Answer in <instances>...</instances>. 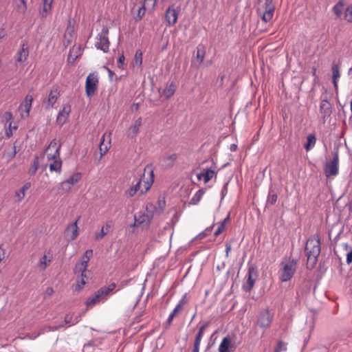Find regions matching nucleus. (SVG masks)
Here are the masks:
<instances>
[{
    "mask_svg": "<svg viewBox=\"0 0 352 352\" xmlns=\"http://www.w3.org/2000/svg\"><path fill=\"white\" fill-rule=\"evenodd\" d=\"M305 250L307 257V265L314 267L321 251V243L318 235H312L307 239Z\"/></svg>",
    "mask_w": 352,
    "mask_h": 352,
    "instance_id": "f257e3e1",
    "label": "nucleus"
},
{
    "mask_svg": "<svg viewBox=\"0 0 352 352\" xmlns=\"http://www.w3.org/2000/svg\"><path fill=\"white\" fill-rule=\"evenodd\" d=\"M297 262L294 259L285 258L281 263L280 279L282 282H287L292 279L296 270Z\"/></svg>",
    "mask_w": 352,
    "mask_h": 352,
    "instance_id": "f03ea898",
    "label": "nucleus"
},
{
    "mask_svg": "<svg viewBox=\"0 0 352 352\" xmlns=\"http://www.w3.org/2000/svg\"><path fill=\"white\" fill-rule=\"evenodd\" d=\"M324 172L327 177H336L339 173V155L338 152L333 153L331 161L326 162L324 165Z\"/></svg>",
    "mask_w": 352,
    "mask_h": 352,
    "instance_id": "7ed1b4c3",
    "label": "nucleus"
},
{
    "mask_svg": "<svg viewBox=\"0 0 352 352\" xmlns=\"http://www.w3.org/2000/svg\"><path fill=\"white\" fill-rule=\"evenodd\" d=\"M275 6L273 0H265V3L257 9L258 14L265 22L271 21L274 16Z\"/></svg>",
    "mask_w": 352,
    "mask_h": 352,
    "instance_id": "20e7f679",
    "label": "nucleus"
},
{
    "mask_svg": "<svg viewBox=\"0 0 352 352\" xmlns=\"http://www.w3.org/2000/svg\"><path fill=\"white\" fill-rule=\"evenodd\" d=\"M274 320V313L268 309L261 310L256 318L257 324L260 328L267 329L271 326Z\"/></svg>",
    "mask_w": 352,
    "mask_h": 352,
    "instance_id": "39448f33",
    "label": "nucleus"
},
{
    "mask_svg": "<svg viewBox=\"0 0 352 352\" xmlns=\"http://www.w3.org/2000/svg\"><path fill=\"white\" fill-rule=\"evenodd\" d=\"M98 82V76L96 73H91L87 76L85 81V94L87 97L91 98L94 95Z\"/></svg>",
    "mask_w": 352,
    "mask_h": 352,
    "instance_id": "423d86ee",
    "label": "nucleus"
},
{
    "mask_svg": "<svg viewBox=\"0 0 352 352\" xmlns=\"http://www.w3.org/2000/svg\"><path fill=\"white\" fill-rule=\"evenodd\" d=\"M180 10V7H175V5H171L166 9L165 19L168 26H173L177 23Z\"/></svg>",
    "mask_w": 352,
    "mask_h": 352,
    "instance_id": "0eeeda50",
    "label": "nucleus"
},
{
    "mask_svg": "<svg viewBox=\"0 0 352 352\" xmlns=\"http://www.w3.org/2000/svg\"><path fill=\"white\" fill-rule=\"evenodd\" d=\"M258 276V272L255 267L250 266L248 268L247 274V280L243 285V289L246 292H250L254 285Z\"/></svg>",
    "mask_w": 352,
    "mask_h": 352,
    "instance_id": "6e6552de",
    "label": "nucleus"
},
{
    "mask_svg": "<svg viewBox=\"0 0 352 352\" xmlns=\"http://www.w3.org/2000/svg\"><path fill=\"white\" fill-rule=\"evenodd\" d=\"M92 256L93 250H87L82 256L80 262L75 265L74 269V274H77L78 273H86L89 261Z\"/></svg>",
    "mask_w": 352,
    "mask_h": 352,
    "instance_id": "1a4fd4ad",
    "label": "nucleus"
},
{
    "mask_svg": "<svg viewBox=\"0 0 352 352\" xmlns=\"http://www.w3.org/2000/svg\"><path fill=\"white\" fill-rule=\"evenodd\" d=\"M60 144L56 139L52 140L45 150L48 161L60 157Z\"/></svg>",
    "mask_w": 352,
    "mask_h": 352,
    "instance_id": "9d476101",
    "label": "nucleus"
},
{
    "mask_svg": "<svg viewBox=\"0 0 352 352\" xmlns=\"http://www.w3.org/2000/svg\"><path fill=\"white\" fill-rule=\"evenodd\" d=\"M33 97L32 95L28 94L24 100L21 103L19 107V111L21 112L22 118H28L30 114V111L32 107Z\"/></svg>",
    "mask_w": 352,
    "mask_h": 352,
    "instance_id": "9b49d317",
    "label": "nucleus"
},
{
    "mask_svg": "<svg viewBox=\"0 0 352 352\" xmlns=\"http://www.w3.org/2000/svg\"><path fill=\"white\" fill-rule=\"evenodd\" d=\"M320 113L322 116V119L324 122L326 121V119L330 117L332 113L331 104L327 99V96L324 98H322L320 104Z\"/></svg>",
    "mask_w": 352,
    "mask_h": 352,
    "instance_id": "f8f14e48",
    "label": "nucleus"
},
{
    "mask_svg": "<svg viewBox=\"0 0 352 352\" xmlns=\"http://www.w3.org/2000/svg\"><path fill=\"white\" fill-rule=\"evenodd\" d=\"M98 41L95 46L98 50H102L104 53H107L109 50L110 42L108 36L104 35H98L96 37Z\"/></svg>",
    "mask_w": 352,
    "mask_h": 352,
    "instance_id": "ddd939ff",
    "label": "nucleus"
},
{
    "mask_svg": "<svg viewBox=\"0 0 352 352\" xmlns=\"http://www.w3.org/2000/svg\"><path fill=\"white\" fill-rule=\"evenodd\" d=\"M29 56V47L27 42L23 41L21 44V49L16 55V61L18 63L25 62Z\"/></svg>",
    "mask_w": 352,
    "mask_h": 352,
    "instance_id": "4468645a",
    "label": "nucleus"
},
{
    "mask_svg": "<svg viewBox=\"0 0 352 352\" xmlns=\"http://www.w3.org/2000/svg\"><path fill=\"white\" fill-rule=\"evenodd\" d=\"M144 176V173H142L141 177L139 178L136 183L132 185L129 188L124 191V196L127 198H131L134 197L138 192H140L142 190L140 188L141 183H142V177Z\"/></svg>",
    "mask_w": 352,
    "mask_h": 352,
    "instance_id": "2eb2a0df",
    "label": "nucleus"
},
{
    "mask_svg": "<svg viewBox=\"0 0 352 352\" xmlns=\"http://www.w3.org/2000/svg\"><path fill=\"white\" fill-rule=\"evenodd\" d=\"M142 124V119L141 117H140L135 121L134 124L129 128L128 131H126L127 137L129 138H135L139 133Z\"/></svg>",
    "mask_w": 352,
    "mask_h": 352,
    "instance_id": "dca6fc26",
    "label": "nucleus"
},
{
    "mask_svg": "<svg viewBox=\"0 0 352 352\" xmlns=\"http://www.w3.org/2000/svg\"><path fill=\"white\" fill-rule=\"evenodd\" d=\"M116 285L113 283L107 286L102 287L97 292H96L102 300V302H104L107 300L108 295L116 288Z\"/></svg>",
    "mask_w": 352,
    "mask_h": 352,
    "instance_id": "f3484780",
    "label": "nucleus"
},
{
    "mask_svg": "<svg viewBox=\"0 0 352 352\" xmlns=\"http://www.w3.org/2000/svg\"><path fill=\"white\" fill-rule=\"evenodd\" d=\"M80 217H78L77 220L74 223L69 224L65 230L66 235L67 236H69L71 241H73L75 239H76L78 235V228L77 223Z\"/></svg>",
    "mask_w": 352,
    "mask_h": 352,
    "instance_id": "a211bd4d",
    "label": "nucleus"
},
{
    "mask_svg": "<svg viewBox=\"0 0 352 352\" xmlns=\"http://www.w3.org/2000/svg\"><path fill=\"white\" fill-rule=\"evenodd\" d=\"M59 96V92L57 88H54L51 90L49 94L47 102V108L53 107L54 104L56 102L57 99Z\"/></svg>",
    "mask_w": 352,
    "mask_h": 352,
    "instance_id": "6ab92c4d",
    "label": "nucleus"
},
{
    "mask_svg": "<svg viewBox=\"0 0 352 352\" xmlns=\"http://www.w3.org/2000/svg\"><path fill=\"white\" fill-rule=\"evenodd\" d=\"M54 0H43L42 7L39 10L42 17H46L52 10V5Z\"/></svg>",
    "mask_w": 352,
    "mask_h": 352,
    "instance_id": "aec40b11",
    "label": "nucleus"
},
{
    "mask_svg": "<svg viewBox=\"0 0 352 352\" xmlns=\"http://www.w3.org/2000/svg\"><path fill=\"white\" fill-rule=\"evenodd\" d=\"M176 90V85L174 82H171L168 83L166 87L162 91V95L166 97V98H170L172 96L174 95Z\"/></svg>",
    "mask_w": 352,
    "mask_h": 352,
    "instance_id": "412c9836",
    "label": "nucleus"
},
{
    "mask_svg": "<svg viewBox=\"0 0 352 352\" xmlns=\"http://www.w3.org/2000/svg\"><path fill=\"white\" fill-rule=\"evenodd\" d=\"M177 158V155L175 153L164 157L162 160V166L164 168L172 167L174 165Z\"/></svg>",
    "mask_w": 352,
    "mask_h": 352,
    "instance_id": "4be33fe9",
    "label": "nucleus"
},
{
    "mask_svg": "<svg viewBox=\"0 0 352 352\" xmlns=\"http://www.w3.org/2000/svg\"><path fill=\"white\" fill-rule=\"evenodd\" d=\"M70 112V106H65L63 109L58 113L57 116V122H60L61 124H63Z\"/></svg>",
    "mask_w": 352,
    "mask_h": 352,
    "instance_id": "5701e85b",
    "label": "nucleus"
},
{
    "mask_svg": "<svg viewBox=\"0 0 352 352\" xmlns=\"http://www.w3.org/2000/svg\"><path fill=\"white\" fill-rule=\"evenodd\" d=\"M52 162L50 164V170L51 172L55 171L58 173H60L62 170V160L60 157L51 160Z\"/></svg>",
    "mask_w": 352,
    "mask_h": 352,
    "instance_id": "b1692460",
    "label": "nucleus"
},
{
    "mask_svg": "<svg viewBox=\"0 0 352 352\" xmlns=\"http://www.w3.org/2000/svg\"><path fill=\"white\" fill-rule=\"evenodd\" d=\"M31 187L30 182H26L24 185L15 192V197L17 198L18 201H21L25 195V191Z\"/></svg>",
    "mask_w": 352,
    "mask_h": 352,
    "instance_id": "393cba45",
    "label": "nucleus"
},
{
    "mask_svg": "<svg viewBox=\"0 0 352 352\" xmlns=\"http://www.w3.org/2000/svg\"><path fill=\"white\" fill-rule=\"evenodd\" d=\"M316 138L314 133H309L307 137V143L305 144L306 151H309L316 145Z\"/></svg>",
    "mask_w": 352,
    "mask_h": 352,
    "instance_id": "a878e982",
    "label": "nucleus"
},
{
    "mask_svg": "<svg viewBox=\"0 0 352 352\" xmlns=\"http://www.w3.org/2000/svg\"><path fill=\"white\" fill-rule=\"evenodd\" d=\"M80 274V278L77 280L76 285H75V291L79 292L80 291L84 285L87 283V277L86 275V273H79Z\"/></svg>",
    "mask_w": 352,
    "mask_h": 352,
    "instance_id": "bb28decb",
    "label": "nucleus"
},
{
    "mask_svg": "<svg viewBox=\"0 0 352 352\" xmlns=\"http://www.w3.org/2000/svg\"><path fill=\"white\" fill-rule=\"evenodd\" d=\"M100 302H102V300L100 299L98 294L96 292L93 296L87 298V300L85 302V305H87V307H92L96 304Z\"/></svg>",
    "mask_w": 352,
    "mask_h": 352,
    "instance_id": "cd10ccee",
    "label": "nucleus"
},
{
    "mask_svg": "<svg viewBox=\"0 0 352 352\" xmlns=\"http://www.w3.org/2000/svg\"><path fill=\"white\" fill-rule=\"evenodd\" d=\"M214 175V171L212 169H206L204 173H200L197 175V178L201 179L204 177V182H208Z\"/></svg>",
    "mask_w": 352,
    "mask_h": 352,
    "instance_id": "c85d7f7f",
    "label": "nucleus"
},
{
    "mask_svg": "<svg viewBox=\"0 0 352 352\" xmlns=\"http://www.w3.org/2000/svg\"><path fill=\"white\" fill-rule=\"evenodd\" d=\"M206 55V47L203 44H199L197 47L196 57L199 61V64L202 63Z\"/></svg>",
    "mask_w": 352,
    "mask_h": 352,
    "instance_id": "c756f323",
    "label": "nucleus"
},
{
    "mask_svg": "<svg viewBox=\"0 0 352 352\" xmlns=\"http://www.w3.org/2000/svg\"><path fill=\"white\" fill-rule=\"evenodd\" d=\"M205 191L204 189L198 190L189 201V205H197L201 199Z\"/></svg>",
    "mask_w": 352,
    "mask_h": 352,
    "instance_id": "7c9ffc66",
    "label": "nucleus"
},
{
    "mask_svg": "<svg viewBox=\"0 0 352 352\" xmlns=\"http://www.w3.org/2000/svg\"><path fill=\"white\" fill-rule=\"evenodd\" d=\"M81 318V315L79 314L75 318H73V315L68 314L65 317V324H68L69 326L74 325L77 324Z\"/></svg>",
    "mask_w": 352,
    "mask_h": 352,
    "instance_id": "2f4dec72",
    "label": "nucleus"
},
{
    "mask_svg": "<svg viewBox=\"0 0 352 352\" xmlns=\"http://www.w3.org/2000/svg\"><path fill=\"white\" fill-rule=\"evenodd\" d=\"M230 345V341L228 337H225L223 338L219 346V352H230L229 350V347Z\"/></svg>",
    "mask_w": 352,
    "mask_h": 352,
    "instance_id": "473e14b6",
    "label": "nucleus"
},
{
    "mask_svg": "<svg viewBox=\"0 0 352 352\" xmlns=\"http://www.w3.org/2000/svg\"><path fill=\"white\" fill-rule=\"evenodd\" d=\"M206 327H207V323H204L199 327V331L197 333L195 340H194V344H193L194 345L200 346L201 340L202 336L204 335V331Z\"/></svg>",
    "mask_w": 352,
    "mask_h": 352,
    "instance_id": "72a5a7b5",
    "label": "nucleus"
},
{
    "mask_svg": "<svg viewBox=\"0 0 352 352\" xmlns=\"http://www.w3.org/2000/svg\"><path fill=\"white\" fill-rule=\"evenodd\" d=\"M74 32V26L72 25L71 20L69 21L67 28L65 32V38L68 42H70V39L72 38V34Z\"/></svg>",
    "mask_w": 352,
    "mask_h": 352,
    "instance_id": "f704fd0d",
    "label": "nucleus"
},
{
    "mask_svg": "<svg viewBox=\"0 0 352 352\" xmlns=\"http://www.w3.org/2000/svg\"><path fill=\"white\" fill-rule=\"evenodd\" d=\"M332 74H333V82L335 87H337V80L338 78H340V69L339 66L337 64H333L332 65Z\"/></svg>",
    "mask_w": 352,
    "mask_h": 352,
    "instance_id": "c9c22d12",
    "label": "nucleus"
},
{
    "mask_svg": "<svg viewBox=\"0 0 352 352\" xmlns=\"http://www.w3.org/2000/svg\"><path fill=\"white\" fill-rule=\"evenodd\" d=\"M39 163H38V157L36 156L34 159L31 167L28 170V174L30 176H33L36 174L38 168Z\"/></svg>",
    "mask_w": 352,
    "mask_h": 352,
    "instance_id": "e433bc0d",
    "label": "nucleus"
},
{
    "mask_svg": "<svg viewBox=\"0 0 352 352\" xmlns=\"http://www.w3.org/2000/svg\"><path fill=\"white\" fill-rule=\"evenodd\" d=\"M343 6H344L343 2L342 1H340L333 7V12L335 13L337 18H339L341 16L342 13Z\"/></svg>",
    "mask_w": 352,
    "mask_h": 352,
    "instance_id": "4c0bfd02",
    "label": "nucleus"
},
{
    "mask_svg": "<svg viewBox=\"0 0 352 352\" xmlns=\"http://www.w3.org/2000/svg\"><path fill=\"white\" fill-rule=\"evenodd\" d=\"M12 114L10 111L5 112L2 116V122H5L6 125H9V127H11L12 124Z\"/></svg>",
    "mask_w": 352,
    "mask_h": 352,
    "instance_id": "58836bf2",
    "label": "nucleus"
},
{
    "mask_svg": "<svg viewBox=\"0 0 352 352\" xmlns=\"http://www.w3.org/2000/svg\"><path fill=\"white\" fill-rule=\"evenodd\" d=\"M80 179H81V173H76L74 175H72L69 178L66 179V181H67V183L69 184V185L72 186V185L78 183Z\"/></svg>",
    "mask_w": 352,
    "mask_h": 352,
    "instance_id": "ea45409f",
    "label": "nucleus"
},
{
    "mask_svg": "<svg viewBox=\"0 0 352 352\" xmlns=\"http://www.w3.org/2000/svg\"><path fill=\"white\" fill-rule=\"evenodd\" d=\"M186 303V294L184 295L182 298L179 300L178 304L176 305L175 309L173 310L172 313L174 314H177L184 307V305Z\"/></svg>",
    "mask_w": 352,
    "mask_h": 352,
    "instance_id": "a19ab883",
    "label": "nucleus"
},
{
    "mask_svg": "<svg viewBox=\"0 0 352 352\" xmlns=\"http://www.w3.org/2000/svg\"><path fill=\"white\" fill-rule=\"evenodd\" d=\"M134 64L138 67H141L142 64V52L140 50L136 51L134 56Z\"/></svg>",
    "mask_w": 352,
    "mask_h": 352,
    "instance_id": "79ce46f5",
    "label": "nucleus"
},
{
    "mask_svg": "<svg viewBox=\"0 0 352 352\" xmlns=\"http://www.w3.org/2000/svg\"><path fill=\"white\" fill-rule=\"evenodd\" d=\"M166 206V201L164 197H160L157 201V207L155 208V212L160 214L162 212Z\"/></svg>",
    "mask_w": 352,
    "mask_h": 352,
    "instance_id": "37998d69",
    "label": "nucleus"
},
{
    "mask_svg": "<svg viewBox=\"0 0 352 352\" xmlns=\"http://www.w3.org/2000/svg\"><path fill=\"white\" fill-rule=\"evenodd\" d=\"M104 134L102 135V140H101V142H100V146H99V150H100V158L104 155H105V153L108 151L109 150V146L108 144H104Z\"/></svg>",
    "mask_w": 352,
    "mask_h": 352,
    "instance_id": "c03bdc74",
    "label": "nucleus"
},
{
    "mask_svg": "<svg viewBox=\"0 0 352 352\" xmlns=\"http://www.w3.org/2000/svg\"><path fill=\"white\" fill-rule=\"evenodd\" d=\"M134 219L135 220V223H138V224H142L143 223L146 222V221H149L148 217L145 214L140 213L138 215L134 216Z\"/></svg>",
    "mask_w": 352,
    "mask_h": 352,
    "instance_id": "a18cd8bd",
    "label": "nucleus"
},
{
    "mask_svg": "<svg viewBox=\"0 0 352 352\" xmlns=\"http://www.w3.org/2000/svg\"><path fill=\"white\" fill-rule=\"evenodd\" d=\"M278 195L276 193L272 194V190H270L269 194L267 198V204L274 205L277 201Z\"/></svg>",
    "mask_w": 352,
    "mask_h": 352,
    "instance_id": "49530a36",
    "label": "nucleus"
},
{
    "mask_svg": "<svg viewBox=\"0 0 352 352\" xmlns=\"http://www.w3.org/2000/svg\"><path fill=\"white\" fill-rule=\"evenodd\" d=\"M58 189L63 192H67L72 189V186L69 185L67 181L65 180L59 184Z\"/></svg>",
    "mask_w": 352,
    "mask_h": 352,
    "instance_id": "de8ad7c7",
    "label": "nucleus"
},
{
    "mask_svg": "<svg viewBox=\"0 0 352 352\" xmlns=\"http://www.w3.org/2000/svg\"><path fill=\"white\" fill-rule=\"evenodd\" d=\"M344 19L348 22H352V3L346 8Z\"/></svg>",
    "mask_w": 352,
    "mask_h": 352,
    "instance_id": "09e8293b",
    "label": "nucleus"
},
{
    "mask_svg": "<svg viewBox=\"0 0 352 352\" xmlns=\"http://www.w3.org/2000/svg\"><path fill=\"white\" fill-rule=\"evenodd\" d=\"M287 350V344L283 341H278L276 347L274 349V352H282Z\"/></svg>",
    "mask_w": 352,
    "mask_h": 352,
    "instance_id": "8fccbe9b",
    "label": "nucleus"
},
{
    "mask_svg": "<svg viewBox=\"0 0 352 352\" xmlns=\"http://www.w3.org/2000/svg\"><path fill=\"white\" fill-rule=\"evenodd\" d=\"M62 327H63V324H60L58 326H50H50H46V327H43V329H41V330L43 333L45 331H55Z\"/></svg>",
    "mask_w": 352,
    "mask_h": 352,
    "instance_id": "3c124183",
    "label": "nucleus"
},
{
    "mask_svg": "<svg viewBox=\"0 0 352 352\" xmlns=\"http://www.w3.org/2000/svg\"><path fill=\"white\" fill-rule=\"evenodd\" d=\"M145 10H146L145 5L143 4L141 7L139 8V9L138 10L137 20H141L142 19V17L145 14Z\"/></svg>",
    "mask_w": 352,
    "mask_h": 352,
    "instance_id": "603ef678",
    "label": "nucleus"
},
{
    "mask_svg": "<svg viewBox=\"0 0 352 352\" xmlns=\"http://www.w3.org/2000/svg\"><path fill=\"white\" fill-rule=\"evenodd\" d=\"M108 231H104V226L102 227V229L100 232L96 233L95 235V239L97 241H100L103 239V237L107 234Z\"/></svg>",
    "mask_w": 352,
    "mask_h": 352,
    "instance_id": "864d4df0",
    "label": "nucleus"
},
{
    "mask_svg": "<svg viewBox=\"0 0 352 352\" xmlns=\"http://www.w3.org/2000/svg\"><path fill=\"white\" fill-rule=\"evenodd\" d=\"M47 256L43 255L40 261L38 266L41 270H45V268L47 267Z\"/></svg>",
    "mask_w": 352,
    "mask_h": 352,
    "instance_id": "5fc2aeb1",
    "label": "nucleus"
},
{
    "mask_svg": "<svg viewBox=\"0 0 352 352\" xmlns=\"http://www.w3.org/2000/svg\"><path fill=\"white\" fill-rule=\"evenodd\" d=\"M153 182V180L152 179L151 182H146L144 188L140 190V195L145 194L151 188Z\"/></svg>",
    "mask_w": 352,
    "mask_h": 352,
    "instance_id": "6e6d98bb",
    "label": "nucleus"
},
{
    "mask_svg": "<svg viewBox=\"0 0 352 352\" xmlns=\"http://www.w3.org/2000/svg\"><path fill=\"white\" fill-rule=\"evenodd\" d=\"M21 5L18 6V10L20 12L24 13L27 10V5L25 0H20Z\"/></svg>",
    "mask_w": 352,
    "mask_h": 352,
    "instance_id": "4d7b16f0",
    "label": "nucleus"
},
{
    "mask_svg": "<svg viewBox=\"0 0 352 352\" xmlns=\"http://www.w3.org/2000/svg\"><path fill=\"white\" fill-rule=\"evenodd\" d=\"M12 129L16 130L17 129L16 126H14L13 127L11 126V127H9V125H8V128L6 130V135L8 138H10L12 135Z\"/></svg>",
    "mask_w": 352,
    "mask_h": 352,
    "instance_id": "13d9d810",
    "label": "nucleus"
},
{
    "mask_svg": "<svg viewBox=\"0 0 352 352\" xmlns=\"http://www.w3.org/2000/svg\"><path fill=\"white\" fill-rule=\"evenodd\" d=\"M124 60H125V58H124V56L123 54H122L120 56H119V58L118 60V67L119 68H122L123 67V65L124 63Z\"/></svg>",
    "mask_w": 352,
    "mask_h": 352,
    "instance_id": "bf43d9fd",
    "label": "nucleus"
},
{
    "mask_svg": "<svg viewBox=\"0 0 352 352\" xmlns=\"http://www.w3.org/2000/svg\"><path fill=\"white\" fill-rule=\"evenodd\" d=\"M42 333H43V331H42V330H41V331L37 333H32V334H27L25 336V338H28V339H30V340H34L36 338H38Z\"/></svg>",
    "mask_w": 352,
    "mask_h": 352,
    "instance_id": "052dcab7",
    "label": "nucleus"
},
{
    "mask_svg": "<svg viewBox=\"0 0 352 352\" xmlns=\"http://www.w3.org/2000/svg\"><path fill=\"white\" fill-rule=\"evenodd\" d=\"M225 229V226L224 225H219L218 228L216 230V231L214 232V236H218L219 234H220L222 231Z\"/></svg>",
    "mask_w": 352,
    "mask_h": 352,
    "instance_id": "680f3d73",
    "label": "nucleus"
},
{
    "mask_svg": "<svg viewBox=\"0 0 352 352\" xmlns=\"http://www.w3.org/2000/svg\"><path fill=\"white\" fill-rule=\"evenodd\" d=\"M109 34V28L107 27H103L100 33L98 35H104L108 36Z\"/></svg>",
    "mask_w": 352,
    "mask_h": 352,
    "instance_id": "e2e57ef3",
    "label": "nucleus"
},
{
    "mask_svg": "<svg viewBox=\"0 0 352 352\" xmlns=\"http://www.w3.org/2000/svg\"><path fill=\"white\" fill-rule=\"evenodd\" d=\"M175 316H176V315H175V314H173V313H172V312L170 314V315H169V316H168V317L167 321H166L167 324H168V325H169V324H170V323L172 322V321H173V318H174V317H175Z\"/></svg>",
    "mask_w": 352,
    "mask_h": 352,
    "instance_id": "0e129e2a",
    "label": "nucleus"
},
{
    "mask_svg": "<svg viewBox=\"0 0 352 352\" xmlns=\"http://www.w3.org/2000/svg\"><path fill=\"white\" fill-rule=\"evenodd\" d=\"M231 249H232L231 245L230 243H226V257H228L229 252H230Z\"/></svg>",
    "mask_w": 352,
    "mask_h": 352,
    "instance_id": "69168bd1",
    "label": "nucleus"
},
{
    "mask_svg": "<svg viewBox=\"0 0 352 352\" xmlns=\"http://www.w3.org/2000/svg\"><path fill=\"white\" fill-rule=\"evenodd\" d=\"M230 219V213L227 215V217L221 222V225H224L226 226V223L229 222Z\"/></svg>",
    "mask_w": 352,
    "mask_h": 352,
    "instance_id": "338daca9",
    "label": "nucleus"
},
{
    "mask_svg": "<svg viewBox=\"0 0 352 352\" xmlns=\"http://www.w3.org/2000/svg\"><path fill=\"white\" fill-rule=\"evenodd\" d=\"M54 294V289L52 287H47L45 291V294L48 296H52Z\"/></svg>",
    "mask_w": 352,
    "mask_h": 352,
    "instance_id": "774afa93",
    "label": "nucleus"
}]
</instances>
